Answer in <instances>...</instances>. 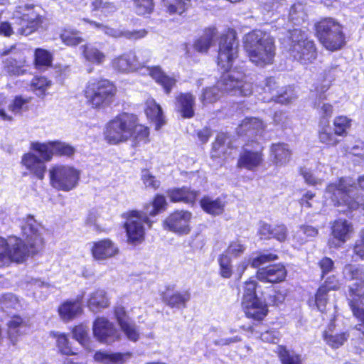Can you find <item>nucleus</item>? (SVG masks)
<instances>
[{"instance_id":"a19ab883","label":"nucleus","mask_w":364,"mask_h":364,"mask_svg":"<svg viewBox=\"0 0 364 364\" xmlns=\"http://www.w3.org/2000/svg\"><path fill=\"white\" fill-rule=\"evenodd\" d=\"M348 304L364 306V280L353 284L348 288Z\"/></svg>"},{"instance_id":"7ed1b4c3","label":"nucleus","mask_w":364,"mask_h":364,"mask_svg":"<svg viewBox=\"0 0 364 364\" xmlns=\"http://www.w3.org/2000/svg\"><path fill=\"white\" fill-rule=\"evenodd\" d=\"M243 47L255 65L264 67L273 63L276 54L274 40L266 32L260 30L249 32L244 37Z\"/></svg>"},{"instance_id":"4c0bfd02","label":"nucleus","mask_w":364,"mask_h":364,"mask_svg":"<svg viewBox=\"0 0 364 364\" xmlns=\"http://www.w3.org/2000/svg\"><path fill=\"white\" fill-rule=\"evenodd\" d=\"M191 213L187 210H176L165 220L167 228H186L185 224L190 220Z\"/></svg>"},{"instance_id":"1a4fd4ad","label":"nucleus","mask_w":364,"mask_h":364,"mask_svg":"<svg viewBox=\"0 0 364 364\" xmlns=\"http://www.w3.org/2000/svg\"><path fill=\"white\" fill-rule=\"evenodd\" d=\"M80 175V171L72 166L55 164L49 170L50 183L58 191L68 192L77 186Z\"/></svg>"},{"instance_id":"de8ad7c7","label":"nucleus","mask_w":364,"mask_h":364,"mask_svg":"<svg viewBox=\"0 0 364 364\" xmlns=\"http://www.w3.org/2000/svg\"><path fill=\"white\" fill-rule=\"evenodd\" d=\"M31 97H24L22 95H16L9 105V109L12 113L21 114L23 111L29 109L28 103L31 102Z\"/></svg>"},{"instance_id":"8fccbe9b","label":"nucleus","mask_w":364,"mask_h":364,"mask_svg":"<svg viewBox=\"0 0 364 364\" xmlns=\"http://www.w3.org/2000/svg\"><path fill=\"white\" fill-rule=\"evenodd\" d=\"M90 6L92 12H100L105 16L115 11L114 5L105 0H93Z\"/></svg>"},{"instance_id":"72a5a7b5","label":"nucleus","mask_w":364,"mask_h":364,"mask_svg":"<svg viewBox=\"0 0 364 364\" xmlns=\"http://www.w3.org/2000/svg\"><path fill=\"white\" fill-rule=\"evenodd\" d=\"M202 210L211 215H221L225 210V203L220 198L212 199L208 196H203L199 201Z\"/></svg>"},{"instance_id":"4be33fe9","label":"nucleus","mask_w":364,"mask_h":364,"mask_svg":"<svg viewBox=\"0 0 364 364\" xmlns=\"http://www.w3.org/2000/svg\"><path fill=\"white\" fill-rule=\"evenodd\" d=\"M147 70L148 75L162 87L164 92L169 95L176 85V78L167 75L159 65L148 67Z\"/></svg>"},{"instance_id":"e433bc0d","label":"nucleus","mask_w":364,"mask_h":364,"mask_svg":"<svg viewBox=\"0 0 364 364\" xmlns=\"http://www.w3.org/2000/svg\"><path fill=\"white\" fill-rule=\"evenodd\" d=\"M52 85L51 80L46 76L36 75L30 83V90L37 96L44 97L48 94V89Z\"/></svg>"},{"instance_id":"680f3d73","label":"nucleus","mask_w":364,"mask_h":364,"mask_svg":"<svg viewBox=\"0 0 364 364\" xmlns=\"http://www.w3.org/2000/svg\"><path fill=\"white\" fill-rule=\"evenodd\" d=\"M259 234L264 239H275L284 242L287 238L285 229H259Z\"/></svg>"},{"instance_id":"2eb2a0df","label":"nucleus","mask_w":364,"mask_h":364,"mask_svg":"<svg viewBox=\"0 0 364 364\" xmlns=\"http://www.w3.org/2000/svg\"><path fill=\"white\" fill-rule=\"evenodd\" d=\"M173 287H166L164 291L161 294L162 301L171 309H183L186 308L191 300V294L188 289L171 291Z\"/></svg>"},{"instance_id":"6e6d98bb","label":"nucleus","mask_w":364,"mask_h":364,"mask_svg":"<svg viewBox=\"0 0 364 364\" xmlns=\"http://www.w3.org/2000/svg\"><path fill=\"white\" fill-rule=\"evenodd\" d=\"M141 180L147 188L156 191L159 188L161 182L148 168L141 170Z\"/></svg>"},{"instance_id":"f8f14e48","label":"nucleus","mask_w":364,"mask_h":364,"mask_svg":"<svg viewBox=\"0 0 364 364\" xmlns=\"http://www.w3.org/2000/svg\"><path fill=\"white\" fill-rule=\"evenodd\" d=\"M92 330L97 340L103 343H112L120 338L114 323L105 317H97L94 321Z\"/></svg>"},{"instance_id":"774afa93","label":"nucleus","mask_w":364,"mask_h":364,"mask_svg":"<svg viewBox=\"0 0 364 364\" xmlns=\"http://www.w3.org/2000/svg\"><path fill=\"white\" fill-rule=\"evenodd\" d=\"M127 241L132 245H138L144 240V229H126Z\"/></svg>"},{"instance_id":"9d476101","label":"nucleus","mask_w":364,"mask_h":364,"mask_svg":"<svg viewBox=\"0 0 364 364\" xmlns=\"http://www.w3.org/2000/svg\"><path fill=\"white\" fill-rule=\"evenodd\" d=\"M264 162V148L257 140H248L242 147L236 163L238 169L254 171Z\"/></svg>"},{"instance_id":"49530a36","label":"nucleus","mask_w":364,"mask_h":364,"mask_svg":"<svg viewBox=\"0 0 364 364\" xmlns=\"http://www.w3.org/2000/svg\"><path fill=\"white\" fill-rule=\"evenodd\" d=\"M3 69L9 75L19 76L26 73L23 65H20L14 58H7L3 60Z\"/></svg>"},{"instance_id":"a878e982","label":"nucleus","mask_w":364,"mask_h":364,"mask_svg":"<svg viewBox=\"0 0 364 364\" xmlns=\"http://www.w3.org/2000/svg\"><path fill=\"white\" fill-rule=\"evenodd\" d=\"M223 90L225 92H234V95L247 96L252 93L251 86L242 79L235 78L231 75L222 78Z\"/></svg>"},{"instance_id":"5fc2aeb1","label":"nucleus","mask_w":364,"mask_h":364,"mask_svg":"<svg viewBox=\"0 0 364 364\" xmlns=\"http://www.w3.org/2000/svg\"><path fill=\"white\" fill-rule=\"evenodd\" d=\"M279 259L278 255L275 252H259L258 255L251 261V266L257 268L260 265L275 261Z\"/></svg>"},{"instance_id":"b1692460","label":"nucleus","mask_w":364,"mask_h":364,"mask_svg":"<svg viewBox=\"0 0 364 364\" xmlns=\"http://www.w3.org/2000/svg\"><path fill=\"white\" fill-rule=\"evenodd\" d=\"M292 151L285 142L272 143L269 146V156L276 166H284L291 159Z\"/></svg>"},{"instance_id":"c85d7f7f","label":"nucleus","mask_w":364,"mask_h":364,"mask_svg":"<svg viewBox=\"0 0 364 364\" xmlns=\"http://www.w3.org/2000/svg\"><path fill=\"white\" fill-rule=\"evenodd\" d=\"M144 112L147 118L155 124V129L159 130L165 124L162 109L154 99L146 102Z\"/></svg>"},{"instance_id":"ea45409f","label":"nucleus","mask_w":364,"mask_h":364,"mask_svg":"<svg viewBox=\"0 0 364 364\" xmlns=\"http://www.w3.org/2000/svg\"><path fill=\"white\" fill-rule=\"evenodd\" d=\"M81 49L85 60L94 64L100 65L106 59L105 54L96 47L85 44L81 47Z\"/></svg>"},{"instance_id":"2f4dec72","label":"nucleus","mask_w":364,"mask_h":364,"mask_svg":"<svg viewBox=\"0 0 364 364\" xmlns=\"http://www.w3.org/2000/svg\"><path fill=\"white\" fill-rule=\"evenodd\" d=\"M240 127L245 134L257 136L263 134L266 125L258 117H247L241 121Z\"/></svg>"},{"instance_id":"f3484780","label":"nucleus","mask_w":364,"mask_h":364,"mask_svg":"<svg viewBox=\"0 0 364 364\" xmlns=\"http://www.w3.org/2000/svg\"><path fill=\"white\" fill-rule=\"evenodd\" d=\"M166 193L171 203H183L194 205L198 200L199 191L191 188L190 186L171 188L166 191Z\"/></svg>"},{"instance_id":"9b49d317","label":"nucleus","mask_w":364,"mask_h":364,"mask_svg":"<svg viewBox=\"0 0 364 364\" xmlns=\"http://www.w3.org/2000/svg\"><path fill=\"white\" fill-rule=\"evenodd\" d=\"M289 52L295 60L303 65L314 63L316 60L318 54L315 41L307 36H303L295 40L292 38Z\"/></svg>"},{"instance_id":"ddd939ff","label":"nucleus","mask_w":364,"mask_h":364,"mask_svg":"<svg viewBox=\"0 0 364 364\" xmlns=\"http://www.w3.org/2000/svg\"><path fill=\"white\" fill-rule=\"evenodd\" d=\"M256 278L262 283L278 284L285 281L287 269L282 263H274L259 268Z\"/></svg>"},{"instance_id":"79ce46f5","label":"nucleus","mask_w":364,"mask_h":364,"mask_svg":"<svg viewBox=\"0 0 364 364\" xmlns=\"http://www.w3.org/2000/svg\"><path fill=\"white\" fill-rule=\"evenodd\" d=\"M60 38L65 45L71 47L77 46L84 41L79 31L70 28H63Z\"/></svg>"},{"instance_id":"bb28decb","label":"nucleus","mask_w":364,"mask_h":364,"mask_svg":"<svg viewBox=\"0 0 364 364\" xmlns=\"http://www.w3.org/2000/svg\"><path fill=\"white\" fill-rule=\"evenodd\" d=\"M218 35V30L215 26L206 27L203 33L193 42L194 50L200 53H207L212 46Z\"/></svg>"},{"instance_id":"0eeeda50","label":"nucleus","mask_w":364,"mask_h":364,"mask_svg":"<svg viewBox=\"0 0 364 364\" xmlns=\"http://www.w3.org/2000/svg\"><path fill=\"white\" fill-rule=\"evenodd\" d=\"M355 185L346 177H340L327 184L325 191L331 203L336 206H346L349 210H357L359 203L351 195Z\"/></svg>"},{"instance_id":"4d7b16f0","label":"nucleus","mask_w":364,"mask_h":364,"mask_svg":"<svg viewBox=\"0 0 364 364\" xmlns=\"http://www.w3.org/2000/svg\"><path fill=\"white\" fill-rule=\"evenodd\" d=\"M328 291L318 287L314 294V304L321 312L326 311L328 302Z\"/></svg>"},{"instance_id":"20e7f679","label":"nucleus","mask_w":364,"mask_h":364,"mask_svg":"<svg viewBox=\"0 0 364 364\" xmlns=\"http://www.w3.org/2000/svg\"><path fill=\"white\" fill-rule=\"evenodd\" d=\"M313 31L318 43L328 51L340 50L347 43L344 25L333 17L319 18L314 22Z\"/></svg>"},{"instance_id":"bf43d9fd","label":"nucleus","mask_w":364,"mask_h":364,"mask_svg":"<svg viewBox=\"0 0 364 364\" xmlns=\"http://www.w3.org/2000/svg\"><path fill=\"white\" fill-rule=\"evenodd\" d=\"M135 12L137 15L144 16L152 13L154 7L153 0H133Z\"/></svg>"},{"instance_id":"dca6fc26","label":"nucleus","mask_w":364,"mask_h":364,"mask_svg":"<svg viewBox=\"0 0 364 364\" xmlns=\"http://www.w3.org/2000/svg\"><path fill=\"white\" fill-rule=\"evenodd\" d=\"M242 308L246 318L262 323L269 314L268 305L261 299L242 301Z\"/></svg>"},{"instance_id":"0e129e2a","label":"nucleus","mask_w":364,"mask_h":364,"mask_svg":"<svg viewBox=\"0 0 364 364\" xmlns=\"http://www.w3.org/2000/svg\"><path fill=\"white\" fill-rule=\"evenodd\" d=\"M121 330L124 332L127 338L132 341L136 342L139 338V333L134 323H123L119 326Z\"/></svg>"},{"instance_id":"e2e57ef3","label":"nucleus","mask_w":364,"mask_h":364,"mask_svg":"<svg viewBox=\"0 0 364 364\" xmlns=\"http://www.w3.org/2000/svg\"><path fill=\"white\" fill-rule=\"evenodd\" d=\"M317 265L321 270L320 278L321 279H324L329 273L334 271L336 268L334 261L326 256L322 257L318 262Z\"/></svg>"},{"instance_id":"aec40b11","label":"nucleus","mask_w":364,"mask_h":364,"mask_svg":"<svg viewBox=\"0 0 364 364\" xmlns=\"http://www.w3.org/2000/svg\"><path fill=\"white\" fill-rule=\"evenodd\" d=\"M175 109L183 119L195 116L196 98L192 92H179L175 96Z\"/></svg>"},{"instance_id":"423d86ee","label":"nucleus","mask_w":364,"mask_h":364,"mask_svg":"<svg viewBox=\"0 0 364 364\" xmlns=\"http://www.w3.org/2000/svg\"><path fill=\"white\" fill-rule=\"evenodd\" d=\"M239 54V43L234 28H227L219 37L216 57L218 67L223 73L229 72Z\"/></svg>"},{"instance_id":"f257e3e1","label":"nucleus","mask_w":364,"mask_h":364,"mask_svg":"<svg viewBox=\"0 0 364 364\" xmlns=\"http://www.w3.org/2000/svg\"><path fill=\"white\" fill-rule=\"evenodd\" d=\"M102 134L109 145H118L130 139L146 142L149 129L139 122L136 114L122 111L106 122Z\"/></svg>"},{"instance_id":"a18cd8bd","label":"nucleus","mask_w":364,"mask_h":364,"mask_svg":"<svg viewBox=\"0 0 364 364\" xmlns=\"http://www.w3.org/2000/svg\"><path fill=\"white\" fill-rule=\"evenodd\" d=\"M219 265V274L224 279H230L233 274V266L229 255L225 253L220 254L218 257Z\"/></svg>"},{"instance_id":"6e6552de","label":"nucleus","mask_w":364,"mask_h":364,"mask_svg":"<svg viewBox=\"0 0 364 364\" xmlns=\"http://www.w3.org/2000/svg\"><path fill=\"white\" fill-rule=\"evenodd\" d=\"M333 130L328 124L321 126L317 134L320 143L326 148H332L339 144L348 135L352 126V119L344 114L336 116L333 119Z\"/></svg>"},{"instance_id":"cd10ccee","label":"nucleus","mask_w":364,"mask_h":364,"mask_svg":"<svg viewBox=\"0 0 364 364\" xmlns=\"http://www.w3.org/2000/svg\"><path fill=\"white\" fill-rule=\"evenodd\" d=\"M8 338L13 345L18 341V338L23 335L21 329L29 327V323L21 315L14 314L11 316L7 323Z\"/></svg>"},{"instance_id":"6ab92c4d","label":"nucleus","mask_w":364,"mask_h":364,"mask_svg":"<svg viewBox=\"0 0 364 364\" xmlns=\"http://www.w3.org/2000/svg\"><path fill=\"white\" fill-rule=\"evenodd\" d=\"M121 218L124 220L123 228H151L154 222L149 214L136 209L128 210Z\"/></svg>"},{"instance_id":"052dcab7","label":"nucleus","mask_w":364,"mask_h":364,"mask_svg":"<svg viewBox=\"0 0 364 364\" xmlns=\"http://www.w3.org/2000/svg\"><path fill=\"white\" fill-rule=\"evenodd\" d=\"M346 274L350 280H364V267L363 266H355L352 264H346L343 269Z\"/></svg>"},{"instance_id":"338daca9","label":"nucleus","mask_w":364,"mask_h":364,"mask_svg":"<svg viewBox=\"0 0 364 364\" xmlns=\"http://www.w3.org/2000/svg\"><path fill=\"white\" fill-rule=\"evenodd\" d=\"M245 247L238 240H234L230 242L228 247L223 252L233 257H238L244 253Z\"/></svg>"},{"instance_id":"f03ea898","label":"nucleus","mask_w":364,"mask_h":364,"mask_svg":"<svg viewBox=\"0 0 364 364\" xmlns=\"http://www.w3.org/2000/svg\"><path fill=\"white\" fill-rule=\"evenodd\" d=\"M30 230L31 232L25 239L16 235L0 236V269L9 267L12 263H23L29 257L43 250L44 240L38 229Z\"/></svg>"},{"instance_id":"473e14b6","label":"nucleus","mask_w":364,"mask_h":364,"mask_svg":"<svg viewBox=\"0 0 364 364\" xmlns=\"http://www.w3.org/2000/svg\"><path fill=\"white\" fill-rule=\"evenodd\" d=\"M30 151L36 154L43 161H51L54 157L53 140L44 142L35 141L30 144Z\"/></svg>"},{"instance_id":"a211bd4d","label":"nucleus","mask_w":364,"mask_h":364,"mask_svg":"<svg viewBox=\"0 0 364 364\" xmlns=\"http://www.w3.org/2000/svg\"><path fill=\"white\" fill-rule=\"evenodd\" d=\"M90 253L94 259L102 261L115 257L119 249L109 239H102L92 242Z\"/></svg>"},{"instance_id":"c9c22d12","label":"nucleus","mask_w":364,"mask_h":364,"mask_svg":"<svg viewBox=\"0 0 364 364\" xmlns=\"http://www.w3.org/2000/svg\"><path fill=\"white\" fill-rule=\"evenodd\" d=\"M274 353L281 364H303L301 355L291 352L285 345H277Z\"/></svg>"},{"instance_id":"5701e85b","label":"nucleus","mask_w":364,"mask_h":364,"mask_svg":"<svg viewBox=\"0 0 364 364\" xmlns=\"http://www.w3.org/2000/svg\"><path fill=\"white\" fill-rule=\"evenodd\" d=\"M110 65L117 73H126L136 70L139 66V60L135 53L130 50L114 58Z\"/></svg>"},{"instance_id":"4468645a","label":"nucleus","mask_w":364,"mask_h":364,"mask_svg":"<svg viewBox=\"0 0 364 364\" xmlns=\"http://www.w3.org/2000/svg\"><path fill=\"white\" fill-rule=\"evenodd\" d=\"M21 164L27 171V174L38 180H43L47 172V166L42 159L31 151L24 153Z\"/></svg>"},{"instance_id":"c756f323","label":"nucleus","mask_w":364,"mask_h":364,"mask_svg":"<svg viewBox=\"0 0 364 364\" xmlns=\"http://www.w3.org/2000/svg\"><path fill=\"white\" fill-rule=\"evenodd\" d=\"M109 299L107 292L102 289H97L89 296L87 306L92 312H99L109 306Z\"/></svg>"},{"instance_id":"7c9ffc66","label":"nucleus","mask_w":364,"mask_h":364,"mask_svg":"<svg viewBox=\"0 0 364 364\" xmlns=\"http://www.w3.org/2000/svg\"><path fill=\"white\" fill-rule=\"evenodd\" d=\"M53 54L43 48H36L33 50V64L38 70L44 71L53 66Z\"/></svg>"},{"instance_id":"f704fd0d","label":"nucleus","mask_w":364,"mask_h":364,"mask_svg":"<svg viewBox=\"0 0 364 364\" xmlns=\"http://www.w3.org/2000/svg\"><path fill=\"white\" fill-rule=\"evenodd\" d=\"M49 334L51 338L55 340V345L60 354L67 356L77 354L71 347L68 336L66 333L52 331Z\"/></svg>"},{"instance_id":"58836bf2","label":"nucleus","mask_w":364,"mask_h":364,"mask_svg":"<svg viewBox=\"0 0 364 364\" xmlns=\"http://www.w3.org/2000/svg\"><path fill=\"white\" fill-rule=\"evenodd\" d=\"M331 234L328 240L331 248H338L343 245L351 236L353 229H331Z\"/></svg>"},{"instance_id":"412c9836","label":"nucleus","mask_w":364,"mask_h":364,"mask_svg":"<svg viewBox=\"0 0 364 364\" xmlns=\"http://www.w3.org/2000/svg\"><path fill=\"white\" fill-rule=\"evenodd\" d=\"M14 18V23L18 26V33L24 36L34 33L41 23V16L34 11L22 14Z\"/></svg>"},{"instance_id":"37998d69","label":"nucleus","mask_w":364,"mask_h":364,"mask_svg":"<svg viewBox=\"0 0 364 364\" xmlns=\"http://www.w3.org/2000/svg\"><path fill=\"white\" fill-rule=\"evenodd\" d=\"M349 337L348 331L332 334L325 331L323 333V338L326 343L332 348H338L344 344Z\"/></svg>"},{"instance_id":"09e8293b","label":"nucleus","mask_w":364,"mask_h":364,"mask_svg":"<svg viewBox=\"0 0 364 364\" xmlns=\"http://www.w3.org/2000/svg\"><path fill=\"white\" fill-rule=\"evenodd\" d=\"M227 139V136L224 133H219L216 135L214 141L212 143L210 150V156L212 159L220 158L223 151L222 148L225 146Z\"/></svg>"},{"instance_id":"c03bdc74","label":"nucleus","mask_w":364,"mask_h":364,"mask_svg":"<svg viewBox=\"0 0 364 364\" xmlns=\"http://www.w3.org/2000/svg\"><path fill=\"white\" fill-rule=\"evenodd\" d=\"M53 151L54 156L70 159L75 155L76 149L67 142L53 140Z\"/></svg>"},{"instance_id":"864d4df0","label":"nucleus","mask_w":364,"mask_h":364,"mask_svg":"<svg viewBox=\"0 0 364 364\" xmlns=\"http://www.w3.org/2000/svg\"><path fill=\"white\" fill-rule=\"evenodd\" d=\"M71 333L73 338L82 345L89 341L88 328L82 323L75 325L71 329Z\"/></svg>"},{"instance_id":"3c124183","label":"nucleus","mask_w":364,"mask_h":364,"mask_svg":"<svg viewBox=\"0 0 364 364\" xmlns=\"http://www.w3.org/2000/svg\"><path fill=\"white\" fill-rule=\"evenodd\" d=\"M257 287L258 283L255 279H249L245 281L243 286L244 292L242 301H245V300L260 299L257 294Z\"/></svg>"},{"instance_id":"39448f33","label":"nucleus","mask_w":364,"mask_h":364,"mask_svg":"<svg viewBox=\"0 0 364 364\" xmlns=\"http://www.w3.org/2000/svg\"><path fill=\"white\" fill-rule=\"evenodd\" d=\"M82 93L86 105L100 111L112 107L117 99L118 89L116 84L107 78L93 77L86 83Z\"/></svg>"},{"instance_id":"603ef678","label":"nucleus","mask_w":364,"mask_h":364,"mask_svg":"<svg viewBox=\"0 0 364 364\" xmlns=\"http://www.w3.org/2000/svg\"><path fill=\"white\" fill-rule=\"evenodd\" d=\"M191 0H173L166 5V11L171 14L182 15L188 9V2Z\"/></svg>"},{"instance_id":"393cba45","label":"nucleus","mask_w":364,"mask_h":364,"mask_svg":"<svg viewBox=\"0 0 364 364\" xmlns=\"http://www.w3.org/2000/svg\"><path fill=\"white\" fill-rule=\"evenodd\" d=\"M83 312L82 296H78L75 300H66L58 308V313L64 321H70Z\"/></svg>"},{"instance_id":"69168bd1","label":"nucleus","mask_w":364,"mask_h":364,"mask_svg":"<svg viewBox=\"0 0 364 364\" xmlns=\"http://www.w3.org/2000/svg\"><path fill=\"white\" fill-rule=\"evenodd\" d=\"M219 99L216 88L205 87L203 89L200 97L201 102L203 105L213 104Z\"/></svg>"},{"instance_id":"13d9d810","label":"nucleus","mask_w":364,"mask_h":364,"mask_svg":"<svg viewBox=\"0 0 364 364\" xmlns=\"http://www.w3.org/2000/svg\"><path fill=\"white\" fill-rule=\"evenodd\" d=\"M152 210L149 213V215L155 216L159 213L166 210L167 208V202L164 195L157 193L154 195L151 200Z\"/></svg>"}]
</instances>
